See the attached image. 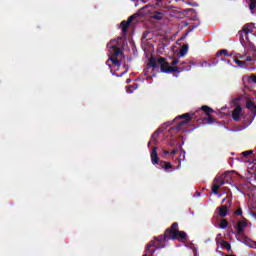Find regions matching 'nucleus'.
<instances>
[{
  "mask_svg": "<svg viewBox=\"0 0 256 256\" xmlns=\"http://www.w3.org/2000/svg\"><path fill=\"white\" fill-rule=\"evenodd\" d=\"M219 227L220 229H227V227H229V222L227 221V219L225 218L220 219Z\"/></svg>",
  "mask_w": 256,
  "mask_h": 256,
  "instance_id": "obj_16",
  "label": "nucleus"
},
{
  "mask_svg": "<svg viewBox=\"0 0 256 256\" xmlns=\"http://www.w3.org/2000/svg\"><path fill=\"white\" fill-rule=\"evenodd\" d=\"M150 157L153 165L159 164V154H157V146L152 147Z\"/></svg>",
  "mask_w": 256,
  "mask_h": 256,
  "instance_id": "obj_11",
  "label": "nucleus"
},
{
  "mask_svg": "<svg viewBox=\"0 0 256 256\" xmlns=\"http://www.w3.org/2000/svg\"><path fill=\"white\" fill-rule=\"evenodd\" d=\"M228 63H231V60H228Z\"/></svg>",
  "mask_w": 256,
  "mask_h": 256,
  "instance_id": "obj_35",
  "label": "nucleus"
},
{
  "mask_svg": "<svg viewBox=\"0 0 256 256\" xmlns=\"http://www.w3.org/2000/svg\"><path fill=\"white\" fill-rule=\"evenodd\" d=\"M179 64V59H174L172 62H171V65H177Z\"/></svg>",
  "mask_w": 256,
  "mask_h": 256,
  "instance_id": "obj_27",
  "label": "nucleus"
},
{
  "mask_svg": "<svg viewBox=\"0 0 256 256\" xmlns=\"http://www.w3.org/2000/svg\"><path fill=\"white\" fill-rule=\"evenodd\" d=\"M255 30V26L253 24H245L242 29L238 32L239 41L242 47H248V56H246L245 61L250 63V65H255L256 61V47L253 42H251V37H254L253 31Z\"/></svg>",
  "mask_w": 256,
  "mask_h": 256,
  "instance_id": "obj_2",
  "label": "nucleus"
},
{
  "mask_svg": "<svg viewBox=\"0 0 256 256\" xmlns=\"http://www.w3.org/2000/svg\"><path fill=\"white\" fill-rule=\"evenodd\" d=\"M253 153V150H248V151H244L242 152L243 157H249V155H251Z\"/></svg>",
  "mask_w": 256,
  "mask_h": 256,
  "instance_id": "obj_24",
  "label": "nucleus"
},
{
  "mask_svg": "<svg viewBox=\"0 0 256 256\" xmlns=\"http://www.w3.org/2000/svg\"><path fill=\"white\" fill-rule=\"evenodd\" d=\"M225 175H221V176H216L214 178V181L212 183V193L214 195H219V189L222 187V185H225V183H227L225 181Z\"/></svg>",
  "mask_w": 256,
  "mask_h": 256,
  "instance_id": "obj_7",
  "label": "nucleus"
},
{
  "mask_svg": "<svg viewBox=\"0 0 256 256\" xmlns=\"http://www.w3.org/2000/svg\"><path fill=\"white\" fill-rule=\"evenodd\" d=\"M221 245L224 247V249H227V251H231V244L229 242L222 240Z\"/></svg>",
  "mask_w": 256,
  "mask_h": 256,
  "instance_id": "obj_20",
  "label": "nucleus"
},
{
  "mask_svg": "<svg viewBox=\"0 0 256 256\" xmlns=\"http://www.w3.org/2000/svg\"><path fill=\"white\" fill-rule=\"evenodd\" d=\"M234 214L241 216L243 215V209H241V206L238 207L237 210H235Z\"/></svg>",
  "mask_w": 256,
  "mask_h": 256,
  "instance_id": "obj_23",
  "label": "nucleus"
},
{
  "mask_svg": "<svg viewBox=\"0 0 256 256\" xmlns=\"http://www.w3.org/2000/svg\"><path fill=\"white\" fill-rule=\"evenodd\" d=\"M128 71H129V68L126 67V70L124 72H122L121 74H117L116 77H123V75H125Z\"/></svg>",
  "mask_w": 256,
  "mask_h": 256,
  "instance_id": "obj_25",
  "label": "nucleus"
},
{
  "mask_svg": "<svg viewBox=\"0 0 256 256\" xmlns=\"http://www.w3.org/2000/svg\"><path fill=\"white\" fill-rule=\"evenodd\" d=\"M255 249H256V242H255Z\"/></svg>",
  "mask_w": 256,
  "mask_h": 256,
  "instance_id": "obj_36",
  "label": "nucleus"
},
{
  "mask_svg": "<svg viewBox=\"0 0 256 256\" xmlns=\"http://www.w3.org/2000/svg\"><path fill=\"white\" fill-rule=\"evenodd\" d=\"M147 147H151V142H148Z\"/></svg>",
  "mask_w": 256,
  "mask_h": 256,
  "instance_id": "obj_32",
  "label": "nucleus"
},
{
  "mask_svg": "<svg viewBox=\"0 0 256 256\" xmlns=\"http://www.w3.org/2000/svg\"><path fill=\"white\" fill-rule=\"evenodd\" d=\"M201 113H205L206 117H204L203 119L207 120L208 123H215V118H213V116L211 115V113H215V110H213V108L207 105H204L200 108V110H196L192 113H185L177 116L174 121H177V119L184 120L178 122L176 126L170 128V131H172L173 133H179L181 129H183V127H185L187 123L193 121V119L194 121H199V115H201Z\"/></svg>",
  "mask_w": 256,
  "mask_h": 256,
  "instance_id": "obj_1",
  "label": "nucleus"
},
{
  "mask_svg": "<svg viewBox=\"0 0 256 256\" xmlns=\"http://www.w3.org/2000/svg\"><path fill=\"white\" fill-rule=\"evenodd\" d=\"M171 240V234L167 233V230H165L164 234L158 237H155L154 240H152L155 243V246H153L156 251L158 249H163L165 245H163V242Z\"/></svg>",
  "mask_w": 256,
  "mask_h": 256,
  "instance_id": "obj_6",
  "label": "nucleus"
},
{
  "mask_svg": "<svg viewBox=\"0 0 256 256\" xmlns=\"http://www.w3.org/2000/svg\"><path fill=\"white\" fill-rule=\"evenodd\" d=\"M148 67L157 69L160 67L162 73H183V71H191V65L187 62H181L180 66H169V62L164 57L157 59L151 57L148 61Z\"/></svg>",
  "mask_w": 256,
  "mask_h": 256,
  "instance_id": "obj_3",
  "label": "nucleus"
},
{
  "mask_svg": "<svg viewBox=\"0 0 256 256\" xmlns=\"http://www.w3.org/2000/svg\"><path fill=\"white\" fill-rule=\"evenodd\" d=\"M166 233L170 235L172 241H185L187 239V233L179 230L178 222H174L171 227L167 228Z\"/></svg>",
  "mask_w": 256,
  "mask_h": 256,
  "instance_id": "obj_5",
  "label": "nucleus"
},
{
  "mask_svg": "<svg viewBox=\"0 0 256 256\" xmlns=\"http://www.w3.org/2000/svg\"><path fill=\"white\" fill-rule=\"evenodd\" d=\"M246 109H249V111H251V113H253V115L255 117V115H256V105L253 101H251V99L246 100Z\"/></svg>",
  "mask_w": 256,
  "mask_h": 256,
  "instance_id": "obj_13",
  "label": "nucleus"
},
{
  "mask_svg": "<svg viewBox=\"0 0 256 256\" xmlns=\"http://www.w3.org/2000/svg\"><path fill=\"white\" fill-rule=\"evenodd\" d=\"M119 42H117V40H112L107 44L108 47V51L109 54L111 55V57L108 59V61H111L113 63V65H120L119 63V59H117V57H119V55H123V50H121V48H119L118 45Z\"/></svg>",
  "mask_w": 256,
  "mask_h": 256,
  "instance_id": "obj_4",
  "label": "nucleus"
},
{
  "mask_svg": "<svg viewBox=\"0 0 256 256\" xmlns=\"http://www.w3.org/2000/svg\"><path fill=\"white\" fill-rule=\"evenodd\" d=\"M126 83H131V79H127V80H126Z\"/></svg>",
  "mask_w": 256,
  "mask_h": 256,
  "instance_id": "obj_31",
  "label": "nucleus"
},
{
  "mask_svg": "<svg viewBox=\"0 0 256 256\" xmlns=\"http://www.w3.org/2000/svg\"><path fill=\"white\" fill-rule=\"evenodd\" d=\"M152 137H155V133H154V134H152Z\"/></svg>",
  "mask_w": 256,
  "mask_h": 256,
  "instance_id": "obj_33",
  "label": "nucleus"
},
{
  "mask_svg": "<svg viewBox=\"0 0 256 256\" xmlns=\"http://www.w3.org/2000/svg\"><path fill=\"white\" fill-rule=\"evenodd\" d=\"M249 8H250V11H253L254 9H256V0H250Z\"/></svg>",
  "mask_w": 256,
  "mask_h": 256,
  "instance_id": "obj_21",
  "label": "nucleus"
},
{
  "mask_svg": "<svg viewBox=\"0 0 256 256\" xmlns=\"http://www.w3.org/2000/svg\"><path fill=\"white\" fill-rule=\"evenodd\" d=\"M152 19H156V21H161L163 19V13L162 12H154L152 14Z\"/></svg>",
  "mask_w": 256,
  "mask_h": 256,
  "instance_id": "obj_17",
  "label": "nucleus"
},
{
  "mask_svg": "<svg viewBox=\"0 0 256 256\" xmlns=\"http://www.w3.org/2000/svg\"><path fill=\"white\" fill-rule=\"evenodd\" d=\"M157 1H161V0H157Z\"/></svg>",
  "mask_w": 256,
  "mask_h": 256,
  "instance_id": "obj_37",
  "label": "nucleus"
},
{
  "mask_svg": "<svg viewBox=\"0 0 256 256\" xmlns=\"http://www.w3.org/2000/svg\"><path fill=\"white\" fill-rule=\"evenodd\" d=\"M218 211V215L214 216L213 220L215 219H219V217H227V206L223 205L217 208Z\"/></svg>",
  "mask_w": 256,
  "mask_h": 256,
  "instance_id": "obj_12",
  "label": "nucleus"
},
{
  "mask_svg": "<svg viewBox=\"0 0 256 256\" xmlns=\"http://www.w3.org/2000/svg\"><path fill=\"white\" fill-rule=\"evenodd\" d=\"M247 225H249V223L247 222V220L245 218L243 220L238 221V223L236 225L238 235H243V233L245 231V227H247Z\"/></svg>",
  "mask_w": 256,
  "mask_h": 256,
  "instance_id": "obj_9",
  "label": "nucleus"
},
{
  "mask_svg": "<svg viewBox=\"0 0 256 256\" xmlns=\"http://www.w3.org/2000/svg\"><path fill=\"white\" fill-rule=\"evenodd\" d=\"M187 51H189V44H184L179 51L180 57H185V55H187Z\"/></svg>",
  "mask_w": 256,
  "mask_h": 256,
  "instance_id": "obj_15",
  "label": "nucleus"
},
{
  "mask_svg": "<svg viewBox=\"0 0 256 256\" xmlns=\"http://www.w3.org/2000/svg\"><path fill=\"white\" fill-rule=\"evenodd\" d=\"M159 165L160 167H162V169H165V171H169V169H173V165L167 161H160Z\"/></svg>",
  "mask_w": 256,
  "mask_h": 256,
  "instance_id": "obj_14",
  "label": "nucleus"
},
{
  "mask_svg": "<svg viewBox=\"0 0 256 256\" xmlns=\"http://www.w3.org/2000/svg\"><path fill=\"white\" fill-rule=\"evenodd\" d=\"M223 55L224 57H230L229 52H227L225 49H222L216 53V57H223Z\"/></svg>",
  "mask_w": 256,
  "mask_h": 256,
  "instance_id": "obj_18",
  "label": "nucleus"
},
{
  "mask_svg": "<svg viewBox=\"0 0 256 256\" xmlns=\"http://www.w3.org/2000/svg\"><path fill=\"white\" fill-rule=\"evenodd\" d=\"M164 155H169V151L168 150H164Z\"/></svg>",
  "mask_w": 256,
  "mask_h": 256,
  "instance_id": "obj_30",
  "label": "nucleus"
},
{
  "mask_svg": "<svg viewBox=\"0 0 256 256\" xmlns=\"http://www.w3.org/2000/svg\"><path fill=\"white\" fill-rule=\"evenodd\" d=\"M139 17V14H133L131 15L127 20H124L120 23V27L122 29V35H127V31H129V26L135 19Z\"/></svg>",
  "mask_w": 256,
  "mask_h": 256,
  "instance_id": "obj_8",
  "label": "nucleus"
},
{
  "mask_svg": "<svg viewBox=\"0 0 256 256\" xmlns=\"http://www.w3.org/2000/svg\"><path fill=\"white\" fill-rule=\"evenodd\" d=\"M241 113H243V108L238 105V106L232 111V119H233V121H241Z\"/></svg>",
  "mask_w": 256,
  "mask_h": 256,
  "instance_id": "obj_10",
  "label": "nucleus"
},
{
  "mask_svg": "<svg viewBox=\"0 0 256 256\" xmlns=\"http://www.w3.org/2000/svg\"><path fill=\"white\" fill-rule=\"evenodd\" d=\"M249 55V50L245 52L244 55H241L240 56V59H245V56Z\"/></svg>",
  "mask_w": 256,
  "mask_h": 256,
  "instance_id": "obj_28",
  "label": "nucleus"
},
{
  "mask_svg": "<svg viewBox=\"0 0 256 256\" xmlns=\"http://www.w3.org/2000/svg\"><path fill=\"white\" fill-rule=\"evenodd\" d=\"M235 63L236 65H238V67H242V68L247 67V62L245 60L235 59Z\"/></svg>",
  "mask_w": 256,
  "mask_h": 256,
  "instance_id": "obj_19",
  "label": "nucleus"
},
{
  "mask_svg": "<svg viewBox=\"0 0 256 256\" xmlns=\"http://www.w3.org/2000/svg\"><path fill=\"white\" fill-rule=\"evenodd\" d=\"M133 86H128L127 93H133Z\"/></svg>",
  "mask_w": 256,
  "mask_h": 256,
  "instance_id": "obj_26",
  "label": "nucleus"
},
{
  "mask_svg": "<svg viewBox=\"0 0 256 256\" xmlns=\"http://www.w3.org/2000/svg\"><path fill=\"white\" fill-rule=\"evenodd\" d=\"M172 155H177V150H172Z\"/></svg>",
  "mask_w": 256,
  "mask_h": 256,
  "instance_id": "obj_29",
  "label": "nucleus"
},
{
  "mask_svg": "<svg viewBox=\"0 0 256 256\" xmlns=\"http://www.w3.org/2000/svg\"><path fill=\"white\" fill-rule=\"evenodd\" d=\"M225 59L221 58V61H224Z\"/></svg>",
  "mask_w": 256,
  "mask_h": 256,
  "instance_id": "obj_34",
  "label": "nucleus"
},
{
  "mask_svg": "<svg viewBox=\"0 0 256 256\" xmlns=\"http://www.w3.org/2000/svg\"><path fill=\"white\" fill-rule=\"evenodd\" d=\"M249 83H256V75L251 74L250 77L248 78Z\"/></svg>",
  "mask_w": 256,
  "mask_h": 256,
  "instance_id": "obj_22",
  "label": "nucleus"
}]
</instances>
